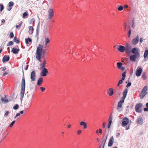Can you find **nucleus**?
<instances>
[{"mask_svg":"<svg viewBox=\"0 0 148 148\" xmlns=\"http://www.w3.org/2000/svg\"><path fill=\"white\" fill-rule=\"evenodd\" d=\"M131 53L133 54L130 56V59L131 61L136 62V59L139 58L140 56L139 49L137 47L133 48Z\"/></svg>","mask_w":148,"mask_h":148,"instance_id":"obj_1","label":"nucleus"},{"mask_svg":"<svg viewBox=\"0 0 148 148\" xmlns=\"http://www.w3.org/2000/svg\"><path fill=\"white\" fill-rule=\"evenodd\" d=\"M43 46L39 44L36 51V58L40 62H41V58L42 55H44L45 52V49H43Z\"/></svg>","mask_w":148,"mask_h":148,"instance_id":"obj_2","label":"nucleus"},{"mask_svg":"<svg viewBox=\"0 0 148 148\" xmlns=\"http://www.w3.org/2000/svg\"><path fill=\"white\" fill-rule=\"evenodd\" d=\"M128 90L127 89H125L123 92V96L121 98V100H120L118 102L117 109L119 111H120L119 108H121L122 107V104L124 103V100L125 99L127 95Z\"/></svg>","mask_w":148,"mask_h":148,"instance_id":"obj_3","label":"nucleus"},{"mask_svg":"<svg viewBox=\"0 0 148 148\" xmlns=\"http://www.w3.org/2000/svg\"><path fill=\"white\" fill-rule=\"evenodd\" d=\"M21 89L20 93L21 97L23 98V97L25 93V77L24 74L23 73L22 77L21 84Z\"/></svg>","mask_w":148,"mask_h":148,"instance_id":"obj_4","label":"nucleus"},{"mask_svg":"<svg viewBox=\"0 0 148 148\" xmlns=\"http://www.w3.org/2000/svg\"><path fill=\"white\" fill-rule=\"evenodd\" d=\"M125 47V52L128 56H129L132 53V50L131 46L129 43H126Z\"/></svg>","mask_w":148,"mask_h":148,"instance_id":"obj_5","label":"nucleus"},{"mask_svg":"<svg viewBox=\"0 0 148 148\" xmlns=\"http://www.w3.org/2000/svg\"><path fill=\"white\" fill-rule=\"evenodd\" d=\"M147 87L145 86L143 88L140 94V98L143 99L145 96L147 94Z\"/></svg>","mask_w":148,"mask_h":148,"instance_id":"obj_6","label":"nucleus"},{"mask_svg":"<svg viewBox=\"0 0 148 148\" xmlns=\"http://www.w3.org/2000/svg\"><path fill=\"white\" fill-rule=\"evenodd\" d=\"M143 71V69L141 67L138 66L136 71V75L137 77L140 76Z\"/></svg>","mask_w":148,"mask_h":148,"instance_id":"obj_7","label":"nucleus"},{"mask_svg":"<svg viewBox=\"0 0 148 148\" xmlns=\"http://www.w3.org/2000/svg\"><path fill=\"white\" fill-rule=\"evenodd\" d=\"M129 120L128 118L125 117L124 118L122 121V126L123 127L126 126L128 124Z\"/></svg>","mask_w":148,"mask_h":148,"instance_id":"obj_8","label":"nucleus"},{"mask_svg":"<svg viewBox=\"0 0 148 148\" xmlns=\"http://www.w3.org/2000/svg\"><path fill=\"white\" fill-rule=\"evenodd\" d=\"M42 70L41 71L40 75L42 77L45 76L47 75V74L48 73V71L46 68L42 69Z\"/></svg>","mask_w":148,"mask_h":148,"instance_id":"obj_9","label":"nucleus"},{"mask_svg":"<svg viewBox=\"0 0 148 148\" xmlns=\"http://www.w3.org/2000/svg\"><path fill=\"white\" fill-rule=\"evenodd\" d=\"M48 18L49 19H51L53 16V10L51 9H49L48 11Z\"/></svg>","mask_w":148,"mask_h":148,"instance_id":"obj_10","label":"nucleus"},{"mask_svg":"<svg viewBox=\"0 0 148 148\" xmlns=\"http://www.w3.org/2000/svg\"><path fill=\"white\" fill-rule=\"evenodd\" d=\"M36 73L34 71H32L31 74L30 78L32 81H35L36 80Z\"/></svg>","mask_w":148,"mask_h":148,"instance_id":"obj_11","label":"nucleus"},{"mask_svg":"<svg viewBox=\"0 0 148 148\" xmlns=\"http://www.w3.org/2000/svg\"><path fill=\"white\" fill-rule=\"evenodd\" d=\"M139 41V36L137 35L135 38L133 39L132 42L134 45H136L137 44Z\"/></svg>","mask_w":148,"mask_h":148,"instance_id":"obj_12","label":"nucleus"},{"mask_svg":"<svg viewBox=\"0 0 148 148\" xmlns=\"http://www.w3.org/2000/svg\"><path fill=\"white\" fill-rule=\"evenodd\" d=\"M107 94L110 96H112L114 93V90L112 88H109L107 91Z\"/></svg>","mask_w":148,"mask_h":148,"instance_id":"obj_13","label":"nucleus"},{"mask_svg":"<svg viewBox=\"0 0 148 148\" xmlns=\"http://www.w3.org/2000/svg\"><path fill=\"white\" fill-rule=\"evenodd\" d=\"M125 47L122 45L119 46V47L117 48V50L120 52L123 53L125 51Z\"/></svg>","mask_w":148,"mask_h":148,"instance_id":"obj_14","label":"nucleus"},{"mask_svg":"<svg viewBox=\"0 0 148 148\" xmlns=\"http://www.w3.org/2000/svg\"><path fill=\"white\" fill-rule=\"evenodd\" d=\"M114 138L113 136H112L110 138L108 143V146L111 147L113 144V142L114 141Z\"/></svg>","mask_w":148,"mask_h":148,"instance_id":"obj_15","label":"nucleus"},{"mask_svg":"<svg viewBox=\"0 0 148 148\" xmlns=\"http://www.w3.org/2000/svg\"><path fill=\"white\" fill-rule=\"evenodd\" d=\"M46 61L45 60H44L43 62L41 64H40V70H41L42 69H45L46 68L45 67H46Z\"/></svg>","mask_w":148,"mask_h":148,"instance_id":"obj_16","label":"nucleus"},{"mask_svg":"<svg viewBox=\"0 0 148 148\" xmlns=\"http://www.w3.org/2000/svg\"><path fill=\"white\" fill-rule=\"evenodd\" d=\"M10 59V57L7 56V55H5L3 57L2 59V61L3 62H7Z\"/></svg>","mask_w":148,"mask_h":148,"instance_id":"obj_17","label":"nucleus"},{"mask_svg":"<svg viewBox=\"0 0 148 148\" xmlns=\"http://www.w3.org/2000/svg\"><path fill=\"white\" fill-rule=\"evenodd\" d=\"M79 125L81 126H83L84 129H86L87 127V124L84 121H81L79 123Z\"/></svg>","mask_w":148,"mask_h":148,"instance_id":"obj_18","label":"nucleus"},{"mask_svg":"<svg viewBox=\"0 0 148 148\" xmlns=\"http://www.w3.org/2000/svg\"><path fill=\"white\" fill-rule=\"evenodd\" d=\"M19 49H16L15 47H13L12 49L11 52L14 54H17L19 51Z\"/></svg>","mask_w":148,"mask_h":148,"instance_id":"obj_19","label":"nucleus"},{"mask_svg":"<svg viewBox=\"0 0 148 148\" xmlns=\"http://www.w3.org/2000/svg\"><path fill=\"white\" fill-rule=\"evenodd\" d=\"M143 119L142 118H140L137 119L136 122L138 124L140 125L143 124Z\"/></svg>","mask_w":148,"mask_h":148,"instance_id":"obj_20","label":"nucleus"},{"mask_svg":"<svg viewBox=\"0 0 148 148\" xmlns=\"http://www.w3.org/2000/svg\"><path fill=\"white\" fill-rule=\"evenodd\" d=\"M43 82V78L42 77H40L38 79L37 84L38 85L40 86L42 84Z\"/></svg>","mask_w":148,"mask_h":148,"instance_id":"obj_21","label":"nucleus"},{"mask_svg":"<svg viewBox=\"0 0 148 148\" xmlns=\"http://www.w3.org/2000/svg\"><path fill=\"white\" fill-rule=\"evenodd\" d=\"M144 57L145 58H148V50H146L144 53Z\"/></svg>","mask_w":148,"mask_h":148,"instance_id":"obj_22","label":"nucleus"},{"mask_svg":"<svg viewBox=\"0 0 148 148\" xmlns=\"http://www.w3.org/2000/svg\"><path fill=\"white\" fill-rule=\"evenodd\" d=\"M144 57L145 58H148V50H146L144 53Z\"/></svg>","mask_w":148,"mask_h":148,"instance_id":"obj_23","label":"nucleus"},{"mask_svg":"<svg viewBox=\"0 0 148 148\" xmlns=\"http://www.w3.org/2000/svg\"><path fill=\"white\" fill-rule=\"evenodd\" d=\"M123 65L122 64L121 62H118L116 63V66L117 68L120 69L121 68Z\"/></svg>","mask_w":148,"mask_h":148,"instance_id":"obj_24","label":"nucleus"},{"mask_svg":"<svg viewBox=\"0 0 148 148\" xmlns=\"http://www.w3.org/2000/svg\"><path fill=\"white\" fill-rule=\"evenodd\" d=\"M143 106L142 104L141 103H139L137 104L135 107V108L137 109L140 108Z\"/></svg>","mask_w":148,"mask_h":148,"instance_id":"obj_25","label":"nucleus"},{"mask_svg":"<svg viewBox=\"0 0 148 148\" xmlns=\"http://www.w3.org/2000/svg\"><path fill=\"white\" fill-rule=\"evenodd\" d=\"M25 43L26 44H29V42H32V40L30 38H26L25 39Z\"/></svg>","mask_w":148,"mask_h":148,"instance_id":"obj_26","label":"nucleus"},{"mask_svg":"<svg viewBox=\"0 0 148 148\" xmlns=\"http://www.w3.org/2000/svg\"><path fill=\"white\" fill-rule=\"evenodd\" d=\"M14 41L16 42L17 44H19L20 43V40H18V38L16 37H15L14 38Z\"/></svg>","mask_w":148,"mask_h":148,"instance_id":"obj_27","label":"nucleus"},{"mask_svg":"<svg viewBox=\"0 0 148 148\" xmlns=\"http://www.w3.org/2000/svg\"><path fill=\"white\" fill-rule=\"evenodd\" d=\"M33 27L32 26H30L29 30V33L30 34H32L33 33Z\"/></svg>","mask_w":148,"mask_h":148,"instance_id":"obj_28","label":"nucleus"},{"mask_svg":"<svg viewBox=\"0 0 148 148\" xmlns=\"http://www.w3.org/2000/svg\"><path fill=\"white\" fill-rule=\"evenodd\" d=\"M1 100L2 101L4 102L5 103L8 102V100L7 98H2Z\"/></svg>","mask_w":148,"mask_h":148,"instance_id":"obj_29","label":"nucleus"},{"mask_svg":"<svg viewBox=\"0 0 148 148\" xmlns=\"http://www.w3.org/2000/svg\"><path fill=\"white\" fill-rule=\"evenodd\" d=\"M45 45H47V44L50 42V40L48 38H46L45 39Z\"/></svg>","mask_w":148,"mask_h":148,"instance_id":"obj_30","label":"nucleus"},{"mask_svg":"<svg viewBox=\"0 0 148 148\" xmlns=\"http://www.w3.org/2000/svg\"><path fill=\"white\" fill-rule=\"evenodd\" d=\"M118 6H119V7L118 8V10L119 11H122L123 9V6L121 5H118Z\"/></svg>","mask_w":148,"mask_h":148,"instance_id":"obj_31","label":"nucleus"},{"mask_svg":"<svg viewBox=\"0 0 148 148\" xmlns=\"http://www.w3.org/2000/svg\"><path fill=\"white\" fill-rule=\"evenodd\" d=\"M146 108H145L144 109V110L145 112H148V103H146Z\"/></svg>","mask_w":148,"mask_h":148,"instance_id":"obj_32","label":"nucleus"},{"mask_svg":"<svg viewBox=\"0 0 148 148\" xmlns=\"http://www.w3.org/2000/svg\"><path fill=\"white\" fill-rule=\"evenodd\" d=\"M4 8L3 5L2 4H0V13L1 12Z\"/></svg>","mask_w":148,"mask_h":148,"instance_id":"obj_33","label":"nucleus"},{"mask_svg":"<svg viewBox=\"0 0 148 148\" xmlns=\"http://www.w3.org/2000/svg\"><path fill=\"white\" fill-rule=\"evenodd\" d=\"M19 108V105L18 104H16L13 107L14 109L17 110Z\"/></svg>","mask_w":148,"mask_h":148,"instance_id":"obj_34","label":"nucleus"},{"mask_svg":"<svg viewBox=\"0 0 148 148\" xmlns=\"http://www.w3.org/2000/svg\"><path fill=\"white\" fill-rule=\"evenodd\" d=\"M22 23H23L22 22H21V23L19 25H16V29H19V28L21 27V26L22 24Z\"/></svg>","mask_w":148,"mask_h":148,"instance_id":"obj_35","label":"nucleus"},{"mask_svg":"<svg viewBox=\"0 0 148 148\" xmlns=\"http://www.w3.org/2000/svg\"><path fill=\"white\" fill-rule=\"evenodd\" d=\"M135 23L134 20L132 21V27L134 29L135 27Z\"/></svg>","mask_w":148,"mask_h":148,"instance_id":"obj_36","label":"nucleus"},{"mask_svg":"<svg viewBox=\"0 0 148 148\" xmlns=\"http://www.w3.org/2000/svg\"><path fill=\"white\" fill-rule=\"evenodd\" d=\"M27 15L28 14L27 12H24V13L23 14V18H25V17L27 16Z\"/></svg>","mask_w":148,"mask_h":148,"instance_id":"obj_37","label":"nucleus"},{"mask_svg":"<svg viewBox=\"0 0 148 148\" xmlns=\"http://www.w3.org/2000/svg\"><path fill=\"white\" fill-rule=\"evenodd\" d=\"M34 18L31 19L29 21V23L30 24H32V23L34 24Z\"/></svg>","mask_w":148,"mask_h":148,"instance_id":"obj_38","label":"nucleus"},{"mask_svg":"<svg viewBox=\"0 0 148 148\" xmlns=\"http://www.w3.org/2000/svg\"><path fill=\"white\" fill-rule=\"evenodd\" d=\"M142 77L144 79H145L146 78V73H143L142 74Z\"/></svg>","mask_w":148,"mask_h":148,"instance_id":"obj_39","label":"nucleus"},{"mask_svg":"<svg viewBox=\"0 0 148 148\" xmlns=\"http://www.w3.org/2000/svg\"><path fill=\"white\" fill-rule=\"evenodd\" d=\"M14 3L13 2L10 1L9 3L8 6L9 7H11V6H13L14 5Z\"/></svg>","mask_w":148,"mask_h":148,"instance_id":"obj_40","label":"nucleus"},{"mask_svg":"<svg viewBox=\"0 0 148 148\" xmlns=\"http://www.w3.org/2000/svg\"><path fill=\"white\" fill-rule=\"evenodd\" d=\"M13 42L12 41H10L8 43L7 46H10V45H13Z\"/></svg>","mask_w":148,"mask_h":148,"instance_id":"obj_41","label":"nucleus"},{"mask_svg":"<svg viewBox=\"0 0 148 148\" xmlns=\"http://www.w3.org/2000/svg\"><path fill=\"white\" fill-rule=\"evenodd\" d=\"M15 121H13L10 125L9 126L10 127H12L14 123H15Z\"/></svg>","mask_w":148,"mask_h":148,"instance_id":"obj_42","label":"nucleus"},{"mask_svg":"<svg viewBox=\"0 0 148 148\" xmlns=\"http://www.w3.org/2000/svg\"><path fill=\"white\" fill-rule=\"evenodd\" d=\"M132 84V83L131 82H129L127 85L126 86V87L127 88H128V87L130 86Z\"/></svg>","mask_w":148,"mask_h":148,"instance_id":"obj_43","label":"nucleus"},{"mask_svg":"<svg viewBox=\"0 0 148 148\" xmlns=\"http://www.w3.org/2000/svg\"><path fill=\"white\" fill-rule=\"evenodd\" d=\"M131 34V30L130 29V30H129L128 33V37H130V36Z\"/></svg>","mask_w":148,"mask_h":148,"instance_id":"obj_44","label":"nucleus"},{"mask_svg":"<svg viewBox=\"0 0 148 148\" xmlns=\"http://www.w3.org/2000/svg\"><path fill=\"white\" fill-rule=\"evenodd\" d=\"M14 35L13 33L12 32H11L10 34V38H12L14 37Z\"/></svg>","mask_w":148,"mask_h":148,"instance_id":"obj_45","label":"nucleus"},{"mask_svg":"<svg viewBox=\"0 0 148 148\" xmlns=\"http://www.w3.org/2000/svg\"><path fill=\"white\" fill-rule=\"evenodd\" d=\"M135 110L137 112H138L139 113H141V110L139 109H137V108H135Z\"/></svg>","mask_w":148,"mask_h":148,"instance_id":"obj_46","label":"nucleus"},{"mask_svg":"<svg viewBox=\"0 0 148 148\" xmlns=\"http://www.w3.org/2000/svg\"><path fill=\"white\" fill-rule=\"evenodd\" d=\"M111 121H110L109 122V123H108V128H110L111 126Z\"/></svg>","mask_w":148,"mask_h":148,"instance_id":"obj_47","label":"nucleus"},{"mask_svg":"<svg viewBox=\"0 0 148 148\" xmlns=\"http://www.w3.org/2000/svg\"><path fill=\"white\" fill-rule=\"evenodd\" d=\"M106 140H105L104 141H103L102 143H103V147H102V148H104L105 145L106 144Z\"/></svg>","mask_w":148,"mask_h":148,"instance_id":"obj_48","label":"nucleus"},{"mask_svg":"<svg viewBox=\"0 0 148 148\" xmlns=\"http://www.w3.org/2000/svg\"><path fill=\"white\" fill-rule=\"evenodd\" d=\"M40 89L42 92H43L45 90V88L43 87H40Z\"/></svg>","mask_w":148,"mask_h":148,"instance_id":"obj_49","label":"nucleus"},{"mask_svg":"<svg viewBox=\"0 0 148 148\" xmlns=\"http://www.w3.org/2000/svg\"><path fill=\"white\" fill-rule=\"evenodd\" d=\"M21 114L20 113V112L19 113H17L16 115V116H15L14 117V119H15L18 116H19Z\"/></svg>","mask_w":148,"mask_h":148,"instance_id":"obj_50","label":"nucleus"},{"mask_svg":"<svg viewBox=\"0 0 148 148\" xmlns=\"http://www.w3.org/2000/svg\"><path fill=\"white\" fill-rule=\"evenodd\" d=\"M111 115H112V114H111V115L109 116V121H111V123L112 122V116H111Z\"/></svg>","mask_w":148,"mask_h":148,"instance_id":"obj_51","label":"nucleus"},{"mask_svg":"<svg viewBox=\"0 0 148 148\" xmlns=\"http://www.w3.org/2000/svg\"><path fill=\"white\" fill-rule=\"evenodd\" d=\"M126 73L125 71L122 74V77H126Z\"/></svg>","mask_w":148,"mask_h":148,"instance_id":"obj_52","label":"nucleus"},{"mask_svg":"<svg viewBox=\"0 0 148 148\" xmlns=\"http://www.w3.org/2000/svg\"><path fill=\"white\" fill-rule=\"evenodd\" d=\"M8 74V72L7 71H5V72L3 74V76H5L6 75H7Z\"/></svg>","mask_w":148,"mask_h":148,"instance_id":"obj_53","label":"nucleus"},{"mask_svg":"<svg viewBox=\"0 0 148 148\" xmlns=\"http://www.w3.org/2000/svg\"><path fill=\"white\" fill-rule=\"evenodd\" d=\"M82 132V131L81 130H79L77 131V134L78 135H79Z\"/></svg>","mask_w":148,"mask_h":148,"instance_id":"obj_54","label":"nucleus"},{"mask_svg":"<svg viewBox=\"0 0 148 148\" xmlns=\"http://www.w3.org/2000/svg\"><path fill=\"white\" fill-rule=\"evenodd\" d=\"M106 125L105 123L103 122V126H102L103 128H105L106 127Z\"/></svg>","mask_w":148,"mask_h":148,"instance_id":"obj_55","label":"nucleus"},{"mask_svg":"<svg viewBox=\"0 0 148 148\" xmlns=\"http://www.w3.org/2000/svg\"><path fill=\"white\" fill-rule=\"evenodd\" d=\"M120 69H121L122 71H124L125 69V68L124 67L122 66Z\"/></svg>","mask_w":148,"mask_h":148,"instance_id":"obj_56","label":"nucleus"},{"mask_svg":"<svg viewBox=\"0 0 148 148\" xmlns=\"http://www.w3.org/2000/svg\"><path fill=\"white\" fill-rule=\"evenodd\" d=\"M99 133L100 134H102V130L101 129H99Z\"/></svg>","mask_w":148,"mask_h":148,"instance_id":"obj_57","label":"nucleus"},{"mask_svg":"<svg viewBox=\"0 0 148 148\" xmlns=\"http://www.w3.org/2000/svg\"><path fill=\"white\" fill-rule=\"evenodd\" d=\"M9 114L8 111H7L5 113V116H8Z\"/></svg>","mask_w":148,"mask_h":148,"instance_id":"obj_58","label":"nucleus"},{"mask_svg":"<svg viewBox=\"0 0 148 148\" xmlns=\"http://www.w3.org/2000/svg\"><path fill=\"white\" fill-rule=\"evenodd\" d=\"M123 82V81H122V80H121V79L120 80L119 82V84H121Z\"/></svg>","mask_w":148,"mask_h":148,"instance_id":"obj_59","label":"nucleus"},{"mask_svg":"<svg viewBox=\"0 0 148 148\" xmlns=\"http://www.w3.org/2000/svg\"><path fill=\"white\" fill-rule=\"evenodd\" d=\"M6 68L5 67H3L2 69V70L3 71H4L5 70H6Z\"/></svg>","mask_w":148,"mask_h":148,"instance_id":"obj_60","label":"nucleus"},{"mask_svg":"<svg viewBox=\"0 0 148 148\" xmlns=\"http://www.w3.org/2000/svg\"><path fill=\"white\" fill-rule=\"evenodd\" d=\"M140 42H143V38H140Z\"/></svg>","mask_w":148,"mask_h":148,"instance_id":"obj_61","label":"nucleus"},{"mask_svg":"<svg viewBox=\"0 0 148 148\" xmlns=\"http://www.w3.org/2000/svg\"><path fill=\"white\" fill-rule=\"evenodd\" d=\"M124 7L125 8H128V6L127 5H124Z\"/></svg>","mask_w":148,"mask_h":148,"instance_id":"obj_62","label":"nucleus"},{"mask_svg":"<svg viewBox=\"0 0 148 148\" xmlns=\"http://www.w3.org/2000/svg\"><path fill=\"white\" fill-rule=\"evenodd\" d=\"M124 28H125V30L126 29V23H125L124 25Z\"/></svg>","mask_w":148,"mask_h":148,"instance_id":"obj_63","label":"nucleus"},{"mask_svg":"<svg viewBox=\"0 0 148 148\" xmlns=\"http://www.w3.org/2000/svg\"><path fill=\"white\" fill-rule=\"evenodd\" d=\"M10 7L8 8H7V10H8V11H10L11 10V9H12V8L11 7Z\"/></svg>","mask_w":148,"mask_h":148,"instance_id":"obj_64","label":"nucleus"}]
</instances>
